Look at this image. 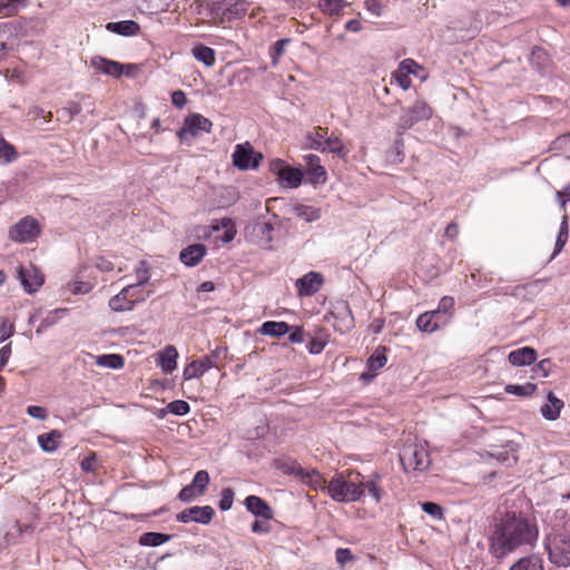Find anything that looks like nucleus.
Wrapping results in <instances>:
<instances>
[{"mask_svg":"<svg viewBox=\"0 0 570 570\" xmlns=\"http://www.w3.org/2000/svg\"><path fill=\"white\" fill-rule=\"evenodd\" d=\"M226 347H216L210 354L199 360L191 361L183 371V379L189 381L202 377L208 370L218 367L222 354H226Z\"/></svg>","mask_w":570,"mask_h":570,"instance_id":"39448f33","label":"nucleus"},{"mask_svg":"<svg viewBox=\"0 0 570 570\" xmlns=\"http://www.w3.org/2000/svg\"><path fill=\"white\" fill-rule=\"evenodd\" d=\"M323 284V276L317 272H309L295 283L299 295H313Z\"/></svg>","mask_w":570,"mask_h":570,"instance_id":"6ab92c4d","label":"nucleus"},{"mask_svg":"<svg viewBox=\"0 0 570 570\" xmlns=\"http://www.w3.org/2000/svg\"><path fill=\"white\" fill-rule=\"evenodd\" d=\"M335 559L338 564L344 566L346 562L353 561L354 556L350 549L338 548L335 551Z\"/></svg>","mask_w":570,"mask_h":570,"instance_id":"bf43d9fd","label":"nucleus"},{"mask_svg":"<svg viewBox=\"0 0 570 570\" xmlns=\"http://www.w3.org/2000/svg\"><path fill=\"white\" fill-rule=\"evenodd\" d=\"M82 110V107L77 101H67V104L61 108V112L68 116V122L71 121L76 116H78Z\"/></svg>","mask_w":570,"mask_h":570,"instance_id":"5fc2aeb1","label":"nucleus"},{"mask_svg":"<svg viewBox=\"0 0 570 570\" xmlns=\"http://www.w3.org/2000/svg\"><path fill=\"white\" fill-rule=\"evenodd\" d=\"M62 434L58 430H51L48 433L38 435V444L43 452H55L61 442Z\"/></svg>","mask_w":570,"mask_h":570,"instance_id":"bb28decb","label":"nucleus"},{"mask_svg":"<svg viewBox=\"0 0 570 570\" xmlns=\"http://www.w3.org/2000/svg\"><path fill=\"white\" fill-rule=\"evenodd\" d=\"M289 42H291L289 38H283V39L277 40L273 45L272 50H271V58H272L273 65L277 63L278 59L283 56V53L285 51V47Z\"/></svg>","mask_w":570,"mask_h":570,"instance_id":"09e8293b","label":"nucleus"},{"mask_svg":"<svg viewBox=\"0 0 570 570\" xmlns=\"http://www.w3.org/2000/svg\"><path fill=\"white\" fill-rule=\"evenodd\" d=\"M39 234V223L30 216L23 217L9 229V238L17 243H29Z\"/></svg>","mask_w":570,"mask_h":570,"instance_id":"1a4fd4ad","label":"nucleus"},{"mask_svg":"<svg viewBox=\"0 0 570 570\" xmlns=\"http://www.w3.org/2000/svg\"><path fill=\"white\" fill-rule=\"evenodd\" d=\"M416 326L421 332L424 333H433L439 331L438 324L434 323L433 320H431V316L425 312L416 318Z\"/></svg>","mask_w":570,"mask_h":570,"instance_id":"a18cd8bd","label":"nucleus"},{"mask_svg":"<svg viewBox=\"0 0 570 570\" xmlns=\"http://www.w3.org/2000/svg\"><path fill=\"white\" fill-rule=\"evenodd\" d=\"M306 164L307 181L312 185L324 184L327 179L325 168L321 165V159L317 155L308 154L303 157Z\"/></svg>","mask_w":570,"mask_h":570,"instance_id":"ddd939ff","label":"nucleus"},{"mask_svg":"<svg viewBox=\"0 0 570 570\" xmlns=\"http://www.w3.org/2000/svg\"><path fill=\"white\" fill-rule=\"evenodd\" d=\"M18 157V153L13 145L8 142L0 134V160L6 164L12 163Z\"/></svg>","mask_w":570,"mask_h":570,"instance_id":"37998d69","label":"nucleus"},{"mask_svg":"<svg viewBox=\"0 0 570 570\" xmlns=\"http://www.w3.org/2000/svg\"><path fill=\"white\" fill-rule=\"evenodd\" d=\"M91 66L98 71L114 78H119L124 73L125 69H131L134 67L132 65H122L118 61L109 60L100 56L91 58Z\"/></svg>","mask_w":570,"mask_h":570,"instance_id":"2eb2a0df","label":"nucleus"},{"mask_svg":"<svg viewBox=\"0 0 570 570\" xmlns=\"http://www.w3.org/2000/svg\"><path fill=\"white\" fill-rule=\"evenodd\" d=\"M539 535L535 520L522 512H505L494 524L490 537V551L497 559H503L522 546H532Z\"/></svg>","mask_w":570,"mask_h":570,"instance_id":"f257e3e1","label":"nucleus"},{"mask_svg":"<svg viewBox=\"0 0 570 570\" xmlns=\"http://www.w3.org/2000/svg\"><path fill=\"white\" fill-rule=\"evenodd\" d=\"M234 502V491L230 488L223 489L220 493V500L218 507L222 511H228L232 509Z\"/></svg>","mask_w":570,"mask_h":570,"instance_id":"603ef678","label":"nucleus"},{"mask_svg":"<svg viewBox=\"0 0 570 570\" xmlns=\"http://www.w3.org/2000/svg\"><path fill=\"white\" fill-rule=\"evenodd\" d=\"M453 308H454V298L451 296H443L440 299L439 305L436 307L438 311H440L444 315L450 316V318H452V316H453Z\"/></svg>","mask_w":570,"mask_h":570,"instance_id":"4d7b16f0","label":"nucleus"},{"mask_svg":"<svg viewBox=\"0 0 570 570\" xmlns=\"http://www.w3.org/2000/svg\"><path fill=\"white\" fill-rule=\"evenodd\" d=\"M421 508L426 514L431 515L435 520L444 518V510L439 503L425 501L421 503Z\"/></svg>","mask_w":570,"mask_h":570,"instance_id":"49530a36","label":"nucleus"},{"mask_svg":"<svg viewBox=\"0 0 570 570\" xmlns=\"http://www.w3.org/2000/svg\"><path fill=\"white\" fill-rule=\"evenodd\" d=\"M326 343L318 338V337H311V340L307 342V350L311 354H320L323 352Z\"/></svg>","mask_w":570,"mask_h":570,"instance_id":"e2e57ef3","label":"nucleus"},{"mask_svg":"<svg viewBox=\"0 0 570 570\" xmlns=\"http://www.w3.org/2000/svg\"><path fill=\"white\" fill-rule=\"evenodd\" d=\"M366 10L375 17H381L384 11V6L379 0H370L365 2Z\"/></svg>","mask_w":570,"mask_h":570,"instance_id":"774afa93","label":"nucleus"},{"mask_svg":"<svg viewBox=\"0 0 570 570\" xmlns=\"http://www.w3.org/2000/svg\"><path fill=\"white\" fill-rule=\"evenodd\" d=\"M106 29L119 36L134 37L139 33L140 26L135 20H121L117 22H108L106 24Z\"/></svg>","mask_w":570,"mask_h":570,"instance_id":"b1692460","label":"nucleus"},{"mask_svg":"<svg viewBox=\"0 0 570 570\" xmlns=\"http://www.w3.org/2000/svg\"><path fill=\"white\" fill-rule=\"evenodd\" d=\"M509 570H544V568L542 559L532 554L519 559Z\"/></svg>","mask_w":570,"mask_h":570,"instance_id":"473e14b6","label":"nucleus"},{"mask_svg":"<svg viewBox=\"0 0 570 570\" xmlns=\"http://www.w3.org/2000/svg\"><path fill=\"white\" fill-rule=\"evenodd\" d=\"M209 481V473L206 470H199L195 473L194 479L189 485H191L198 492V495H203L207 490Z\"/></svg>","mask_w":570,"mask_h":570,"instance_id":"79ce46f5","label":"nucleus"},{"mask_svg":"<svg viewBox=\"0 0 570 570\" xmlns=\"http://www.w3.org/2000/svg\"><path fill=\"white\" fill-rule=\"evenodd\" d=\"M169 413L178 416L186 415L190 411V405L184 400H175L167 404Z\"/></svg>","mask_w":570,"mask_h":570,"instance_id":"de8ad7c7","label":"nucleus"},{"mask_svg":"<svg viewBox=\"0 0 570 570\" xmlns=\"http://www.w3.org/2000/svg\"><path fill=\"white\" fill-rule=\"evenodd\" d=\"M400 461L405 471H424L430 465L428 451L416 443H409L400 452Z\"/></svg>","mask_w":570,"mask_h":570,"instance_id":"20e7f679","label":"nucleus"},{"mask_svg":"<svg viewBox=\"0 0 570 570\" xmlns=\"http://www.w3.org/2000/svg\"><path fill=\"white\" fill-rule=\"evenodd\" d=\"M288 165H286V163L281 159V158H274L272 160H269V171H272L274 175L277 176V179L282 176V174L284 173V170L286 169Z\"/></svg>","mask_w":570,"mask_h":570,"instance_id":"052dcab7","label":"nucleus"},{"mask_svg":"<svg viewBox=\"0 0 570 570\" xmlns=\"http://www.w3.org/2000/svg\"><path fill=\"white\" fill-rule=\"evenodd\" d=\"M328 128L326 127H316L314 131H309L306 135L307 147L313 150H317L324 153V144L327 137Z\"/></svg>","mask_w":570,"mask_h":570,"instance_id":"c756f323","label":"nucleus"},{"mask_svg":"<svg viewBox=\"0 0 570 570\" xmlns=\"http://www.w3.org/2000/svg\"><path fill=\"white\" fill-rule=\"evenodd\" d=\"M195 10L198 14L205 16L210 19L223 18V1H196Z\"/></svg>","mask_w":570,"mask_h":570,"instance_id":"a878e982","label":"nucleus"},{"mask_svg":"<svg viewBox=\"0 0 570 570\" xmlns=\"http://www.w3.org/2000/svg\"><path fill=\"white\" fill-rule=\"evenodd\" d=\"M347 4L346 0H320V8L330 16L338 14Z\"/></svg>","mask_w":570,"mask_h":570,"instance_id":"c03bdc74","label":"nucleus"},{"mask_svg":"<svg viewBox=\"0 0 570 570\" xmlns=\"http://www.w3.org/2000/svg\"><path fill=\"white\" fill-rule=\"evenodd\" d=\"M404 140L403 135L396 132V139L393 147L386 153V158L392 164H400L404 159Z\"/></svg>","mask_w":570,"mask_h":570,"instance_id":"4c0bfd02","label":"nucleus"},{"mask_svg":"<svg viewBox=\"0 0 570 570\" xmlns=\"http://www.w3.org/2000/svg\"><path fill=\"white\" fill-rule=\"evenodd\" d=\"M537 390V385L533 383H525L522 385L519 384H508L504 387L505 393L513 394L522 397L531 396Z\"/></svg>","mask_w":570,"mask_h":570,"instance_id":"a19ab883","label":"nucleus"},{"mask_svg":"<svg viewBox=\"0 0 570 570\" xmlns=\"http://www.w3.org/2000/svg\"><path fill=\"white\" fill-rule=\"evenodd\" d=\"M23 529L20 525L18 520L13 521V527L11 530H8L4 534V540L7 544H14L17 543L18 538L22 534Z\"/></svg>","mask_w":570,"mask_h":570,"instance_id":"6e6d98bb","label":"nucleus"},{"mask_svg":"<svg viewBox=\"0 0 570 570\" xmlns=\"http://www.w3.org/2000/svg\"><path fill=\"white\" fill-rule=\"evenodd\" d=\"M330 497L337 502H355L364 494L361 484L346 480L344 475H335L327 484Z\"/></svg>","mask_w":570,"mask_h":570,"instance_id":"7ed1b4c3","label":"nucleus"},{"mask_svg":"<svg viewBox=\"0 0 570 570\" xmlns=\"http://www.w3.org/2000/svg\"><path fill=\"white\" fill-rule=\"evenodd\" d=\"M274 230L273 224L269 222H257L254 225V232L259 235L262 238L272 240V233Z\"/></svg>","mask_w":570,"mask_h":570,"instance_id":"3c124183","label":"nucleus"},{"mask_svg":"<svg viewBox=\"0 0 570 570\" xmlns=\"http://www.w3.org/2000/svg\"><path fill=\"white\" fill-rule=\"evenodd\" d=\"M136 288V285H128L124 287L117 295L112 296L109 301V307L115 312L131 311L137 299H129L131 292Z\"/></svg>","mask_w":570,"mask_h":570,"instance_id":"412c9836","label":"nucleus"},{"mask_svg":"<svg viewBox=\"0 0 570 570\" xmlns=\"http://www.w3.org/2000/svg\"><path fill=\"white\" fill-rule=\"evenodd\" d=\"M432 117V108L423 100H417L413 106L403 109L397 124V134L403 135L416 124Z\"/></svg>","mask_w":570,"mask_h":570,"instance_id":"423d86ee","label":"nucleus"},{"mask_svg":"<svg viewBox=\"0 0 570 570\" xmlns=\"http://www.w3.org/2000/svg\"><path fill=\"white\" fill-rule=\"evenodd\" d=\"M17 278L19 279L24 292L28 294L36 293L45 282L42 273L33 265L18 266Z\"/></svg>","mask_w":570,"mask_h":570,"instance_id":"9d476101","label":"nucleus"},{"mask_svg":"<svg viewBox=\"0 0 570 570\" xmlns=\"http://www.w3.org/2000/svg\"><path fill=\"white\" fill-rule=\"evenodd\" d=\"M178 352L175 346L168 345L158 354L157 365L164 373H171L177 367Z\"/></svg>","mask_w":570,"mask_h":570,"instance_id":"393cba45","label":"nucleus"},{"mask_svg":"<svg viewBox=\"0 0 570 570\" xmlns=\"http://www.w3.org/2000/svg\"><path fill=\"white\" fill-rule=\"evenodd\" d=\"M332 315L335 320L334 327L340 333H347L354 327V316L347 302H338L334 306Z\"/></svg>","mask_w":570,"mask_h":570,"instance_id":"f8f14e48","label":"nucleus"},{"mask_svg":"<svg viewBox=\"0 0 570 570\" xmlns=\"http://www.w3.org/2000/svg\"><path fill=\"white\" fill-rule=\"evenodd\" d=\"M386 351L387 348L385 346L380 345L376 347V350L366 361L367 371L361 374V380L370 382L376 376V372L387 362Z\"/></svg>","mask_w":570,"mask_h":570,"instance_id":"4468645a","label":"nucleus"},{"mask_svg":"<svg viewBox=\"0 0 570 570\" xmlns=\"http://www.w3.org/2000/svg\"><path fill=\"white\" fill-rule=\"evenodd\" d=\"M291 210L295 216L305 220L306 223L318 220L322 214L321 208L303 204L292 206Z\"/></svg>","mask_w":570,"mask_h":570,"instance_id":"c85d7f7f","label":"nucleus"},{"mask_svg":"<svg viewBox=\"0 0 570 570\" xmlns=\"http://www.w3.org/2000/svg\"><path fill=\"white\" fill-rule=\"evenodd\" d=\"M67 312V308H56L51 312H49L45 317L40 320V324L36 328V333L38 335H41L45 333L49 327L56 325L59 320L61 318V315Z\"/></svg>","mask_w":570,"mask_h":570,"instance_id":"f704fd0d","label":"nucleus"},{"mask_svg":"<svg viewBox=\"0 0 570 570\" xmlns=\"http://www.w3.org/2000/svg\"><path fill=\"white\" fill-rule=\"evenodd\" d=\"M215 515V510L210 505H194L176 514V520L181 523L196 522L209 524Z\"/></svg>","mask_w":570,"mask_h":570,"instance_id":"9b49d317","label":"nucleus"},{"mask_svg":"<svg viewBox=\"0 0 570 570\" xmlns=\"http://www.w3.org/2000/svg\"><path fill=\"white\" fill-rule=\"evenodd\" d=\"M213 129V122L202 114H190L183 122V126L177 130L179 140L186 141L189 137L196 138L202 134H209Z\"/></svg>","mask_w":570,"mask_h":570,"instance_id":"0eeeda50","label":"nucleus"},{"mask_svg":"<svg viewBox=\"0 0 570 570\" xmlns=\"http://www.w3.org/2000/svg\"><path fill=\"white\" fill-rule=\"evenodd\" d=\"M363 490H366L368 494L379 503L382 499L383 490L381 485L375 480H370L364 483L362 487Z\"/></svg>","mask_w":570,"mask_h":570,"instance_id":"864d4df0","label":"nucleus"},{"mask_svg":"<svg viewBox=\"0 0 570 570\" xmlns=\"http://www.w3.org/2000/svg\"><path fill=\"white\" fill-rule=\"evenodd\" d=\"M136 276H137V283L135 284L136 287L144 286L149 282L150 273H149V266H148L147 262L141 261L139 263V266L136 269Z\"/></svg>","mask_w":570,"mask_h":570,"instance_id":"8fccbe9b","label":"nucleus"},{"mask_svg":"<svg viewBox=\"0 0 570 570\" xmlns=\"http://www.w3.org/2000/svg\"><path fill=\"white\" fill-rule=\"evenodd\" d=\"M222 1H223L222 22L240 19L247 13L248 2L245 0H222Z\"/></svg>","mask_w":570,"mask_h":570,"instance_id":"aec40b11","label":"nucleus"},{"mask_svg":"<svg viewBox=\"0 0 570 570\" xmlns=\"http://www.w3.org/2000/svg\"><path fill=\"white\" fill-rule=\"evenodd\" d=\"M392 76L403 90H407L410 88L412 81L406 72H402V70H395Z\"/></svg>","mask_w":570,"mask_h":570,"instance_id":"0e129e2a","label":"nucleus"},{"mask_svg":"<svg viewBox=\"0 0 570 570\" xmlns=\"http://www.w3.org/2000/svg\"><path fill=\"white\" fill-rule=\"evenodd\" d=\"M233 165L239 170L257 169L263 160V155L255 151L253 146L246 141L237 144L232 155Z\"/></svg>","mask_w":570,"mask_h":570,"instance_id":"6e6552de","label":"nucleus"},{"mask_svg":"<svg viewBox=\"0 0 570 570\" xmlns=\"http://www.w3.org/2000/svg\"><path fill=\"white\" fill-rule=\"evenodd\" d=\"M197 495L198 492L188 484L179 491L178 499L183 502H191Z\"/></svg>","mask_w":570,"mask_h":570,"instance_id":"338daca9","label":"nucleus"},{"mask_svg":"<svg viewBox=\"0 0 570 570\" xmlns=\"http://www.w3.org/2000/svg\"><path fill=\"white\" fill-rule=\"evenodd\" d=\"M288 341L293 344H299L305 341V333L301 326H292L291 332H288Z\"/></svg>","mask_w":570,"mask_h":570,"instance_id":"69168bd1","label":"nucleus"},{"mask_svg":"<svg viewBox=\"0 0 570 570\" xmlns=\"http://www.w3.org/2000/svg\"><path fill=\"white\" fill-rule=\"evenodd\" d=\"M191 53L196 60L203 62L206 67H212L216 61L215 50L203 43L195 45Z\"/></svg>","mask_w":570,"mask_h":570,"instance_id":"2f4dec72","label":"nucleus"},{"mask_svg":"<svg viewBox=\"0 0 570 570\" xmlns=\"http://www.w3.org/2000/svg\"><path fill=\"white\" fill-rule=\"evenodd\" d=\"M304 174L301 168L287 166L278 181L287 188H297L303 181Z\"/></svg>","mask_w":570,"mask_h":570,"instance_id":"7c9ffc66","label":"nucleus"},{"mask_svg":"<svg viewBox=\"0 0 570 570\" xmlns=\"http://www.w3.org/2000/svg\"><path fill=\"white\" fill-rule=\"evenodd\" d=\"M96 364L102 367L119 370L124 367L125 358L120 354H102L96 356Z\"/></svg>","mask_w":570,"mask_h":570,"instance_id":"c9c22d12","label":"nucleus"},{"mask_svg":"<svg viewBox=\"0 0 570 570\" xmlns=\"http://www.w3.org/2000/svg\"><path fill=\"white\" fill-rule=\"evenodd\" d=\"M28 6V0H0V13L4 17L16 16L20 8Z\"/></svg>","mask_w":570,"mask_h":570,"instance_id":"ea45409f","label":"nucleus"},{"mask_svg":"<svg viewBox=\"0 0 570 570\" xmlns=\"http://www.w3.org/2000/svg\"><path fill=\"white\" fill-rule=\"evenodd\" d=\"M244 503L247 511L254 514L256 518H262L265 521H269L274 517L273 509L269 507V504L257 495H248Z\"/></svg>","mask_w":570,"mask_h":570,"instance_id":"a211bd4d","label":"nucleus"},{"mask_svg":"<svg viewBox=\"0 0 570 570\" xmlns=\"http://www.w3.org/2000/svg\"><path fill=\"white\" fill-rule=\"evenodd\" d=\"M568 236H569L568 215L564 214L562 216V220H561V224H560V227H559V233H558V236H557V239H556L554 250H553V254H552V258L554 256H557L562 250V248L564 247L566 243L568 242Z\"/></svg>","mask_w":570,"mask_h":570,"instance_id":"58836bf2","label":"nucleus"},{"mask_svg":"<svg viewBox=\"0 0 570 570\" xmlns=\"http://www.w3.org/2000/svg\"><path fill=\"white\" fill-rule=\"evenodd\" d=\"M171 539L170 534L160 532H145L139 537V544L144 547H158Z\"/></svg>","mask_w":570,"mask_h":570,"instance_id":"72a5a7b5","label":"nucleus"},{"mask_svg":"<svg viewBox=\"0 0 570 570\" xmlns=\"http://www.w3.org/2000/svg\"><path fill=\"white\" fill-rule=\"evenodd\" d=\"M563 406V401L557 397L554 393L550 391L547 395V403L540 407V412L546 420L554 421L559 417Z\"/></svg>","mask_w":570,"mask_h":570,"instance_id":"5701e85b","label":"nucleus"},{"mask_svg":"<svg viewBox=\"0 0 570 570\" xmlns=\"http://www.w3.org/2000/svg\"><path fill=\"white\" fill-rule=\"evenodd\" d=\"M292 326L286 322L266 321L259 327V333L272 337H282L291 332Z\"/></svg>","mask_w":570,"mask_h":570,"instance_id":"cd10ccee","label":"nucleus"},{"mask_svg":"<svg viewBox=\"0 0 570 570\" xmlns=\"http://www.w3.org/2000/svg\"><path fill=\"white\" fill-rule=\"evenodd\" d=\"M324 153H331L340 158H344L347 154L344 142L337 136L326 137L325 144L323 146Z\"/></svg>","mask_w":570,"mask_h":570,"instance_id":"e433bc0d","label":"nucleus"},{"mask_svg":"<svg viewBox=\"0 0 570 570\" xmlns=\"http://www.w3.org/2000/svg\"><path fill=\"white\" fill-rule=\"evenodd\" d=\"M426 313L429 314V316H431V320H433L434 323L438 324V327L440 330L445 327L451 322L450 316L444 315L443 313H441L438 309L430 311V312H426Z\"/></svg>","mask_w":570,"mask_h":570,"instance_id":"13d9d810","label":"nucleus"},{"mask_svg":"<svg viewBox=\"0 0 570 570\" xmlns=\"http://www.w3.org/2000/svg\"><path fill=\"white\" fill-rule=\"evenodd\" d=\"M420 65L414 61L413 59H404L401 61L397 70H402V72H406V75H410V73H413L415 75L416 73V70L420 69Z\"/></svg>","mask_w":570,"mask_h":570,"instance_id":"680f3d73","label":"nucleus"},{"mask_svg":"<svg viewBox=\"0 0 570 570\" xmlns=\"http://www.w3.org/2000/svg\"><path fill=\"white\" fill-rule=\"evenodd\" d=\"M550 562L558 568L570 567V517L556 522L544 538Z\"/></svg>","mask_w":570,"mask_h":570,"instance_id":"f03ea898","label":"nucleus"},{"mask_svg":"<svg viewBox=\"0 0 570 570\" xmlns=\"http://www.w3.org/2000/svg\"><path fill=\"white\" fill-rule=\"evenodd\" d=\"M518 445L509 441L502 446H493L488 454L505 466H512L518 462Z\"/></svg>","mask_w":570,"mask_h":570,"instance_id":"dca6fc26","label":"nucleus"},{"mask_svg":"<svg viewBox=\"0 0 570 570\" xmlns=\"http://www.w3.org/2000/svg\"><path fill=\"white\" fill-rule=\"evenodd\" d=\"M207 254L206 245L196 243L183 248L179 253V261L187 267L198 265Z\"/></svg>","mask_w":570,"mask_h":570,"instance_id":"f3484780","label":"nucleus"},{"mask_svg":"<svg viewBox=\"0 0 570 570\" xmlns=\"http://www.w3.org/2000/svg\"><path fill=\"white\" fill-rule=\"evenodd\" d=\"M508 358L513 366L531 365L537 361L538 353L533 347L524 346L510 352Z\"/></svg>","mask_w":570,"mask_h":570,"instance_id":"4be33fe9","label":"nucleus"}]
</instances>
